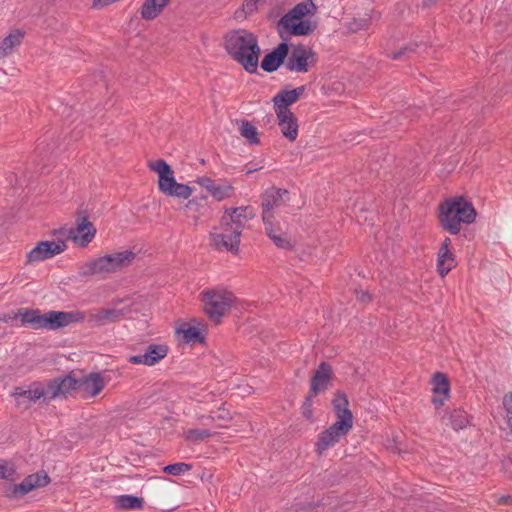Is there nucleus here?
<instances>
[{
	"mask_svg": "<svg viewBox=\"0 0 512 512\" xmlns=\"http://www.w3.org/2000/svg\"><path fill=\"white\" fill-rule=\"evenodd\" d=\"M240 232H236L230 225L223 223L210 233L211 245L217 250L237 252L240 244Z\"/></svg>",
	"mask_w": 512,
	"mask_h": 512,
	"instance_id": "6e6552de",
	"label": "nucleus"
},
{
	"mask_svg": "<svg viewBox=\"0 0 512 512\" xmlns=\"http://www.w3.org/2000/svg\"><path fill=\"white\" fill-rule=\"evenodd\" d=\"M289 201V192L287 190L270 188L265 192L262 202V219L268 237L273 243L282 249L289 248L290 241L282 233L280 227L275 223L274 210Z\"/></svg>",
	"mask_w": 512,
	"mask_h": 512,
	"instance_id": "7ed1b4c3",
	"label": "nucleus"
},
{
	"mask_svg": "<svg viewBox=\"0 0 512 512\" xmlns=\"http://www.w3.org/2000/svg\"><path fill=\"white\" fill-rule=\"evenodd\" d=\"M167 355V348L164 345H150L145 353L134 355L129 358V362L133 364H143L152 366L158 363Z\"/></svg>",
	"mask_w": 512,
	"mask_h": 512,
	"instance_id": "5701e85b",
	"label": "nucleus"
},
{
	"mask_svg": "<svg viewBox=\"0 0 512 512\" xmlns=\"http://www.w3.org/2000/svg\"><path fill=\"white\" fill-rule=\"evenodd\" d=\"M211 418L218 422L227 421L230 419V413L226 409H219Z\"/></svg>",
	"mask_w": 512,
	"mask_h": 512,
	"instance_id": "37998d69",
	"label": "nucleus"
},
{
	"mask_svg": "<svg viewBox=\"0 0 512 512\" xmlns=\"http://www.w3.org/2000/svg\"><path fill=\"white\" fill-rule=\"evenodd\" d=\"M278 26L282 37L284 33L295 36L307 35L313 29L309 20H303L301 18L296 20V18L288 14H285L280 19Z\"/></svg>",
	"mask_w": 512,
	"mask_h": 512,
	"instance_id": "a211bd4d",
	"label": "nucleus"
},
{
	"mask_svg": "<svg viewBox=\"0 0 512 512\" xmlns=\"http://www.w3.org/2000/svg\"><path fill=\"white\" fill-rule=\"evenodd\" d=\"M95 234V226L86 218H84L80 223L77 224L75 229L70 231V238L76 245L85 247L93 240Z\"/></svg>",
	"mask_w": 512,
	"mask_h": 512,
	"instance_id": "4be33fe9",
	"label": "nucleus"
},
{
	"mask_svg": "<svg viewBox=\"0 0 512 512\" xmlns=\"http://www.w3.org/2000/svg\"><path fill=\"white\" fill-rule=\"evenodd\" d=\"M186 439L189 441H201L212 435L208 429H189L185 432Z\"/></svg>",
	"mask_w": 512,
	"mask_h": 512,
	"instance_id": "e433bc0d",
	"label": "nucleus"
},
{
	"mask_svg": "<svg viewBox=\"0 0 512 512\" xmlns=\"http://www.w3.org/2000/svg\"><path fill=\"white\" fill-rule=\"evenodd\" d=\"M450 424L454 430L465 428L470 423L469 416L461 409H455L450 413Z\"/></svg>",
	"mask_w": 512,
	"mask_h": 512,
	"instance_id": "c756f323",
	"label": "nucleus"
},
{
	"mask_svg": "<svg viewBox=\"0 0 512 512\" xmlns=\"http://www.w3.org/2000/svg\"><path fill=\"white\" fill-rule=\"evenodd\" d=\"M331 377V366L326 362H322L311 379V394L316 395L325 390L328 387Z\"/></svg>",
	"mask_w": 512,
	"mask_h": 512,
	"instance_id": "393cba45",
	"label": "nucleus"
},
{
	"mask_svg": "<svg viewBox=\"0 0 512 512\" xmlns=\"http://www.w3.org/2000/svg\"><path fill=\"white\" fill-rule=\"evenodd\" d=\"M255 215L253 209L249 206L238 207L232 210H226L223 218L225 225H230L236 232L242 233L245 223Z\"/></svg>",
	"mask_w": 512,
	"mask_h": 512,
	"instance_id": "6ab92c4d",
	"label": "nucleus"
},
{
	"mask_svg": "<svg viewBox=\"0 0 512 512\" xmlns=\"http://www.w3.org/2000/svg\"><path fill=\"white\" fill-rule=\"evenodd\" d=\"M18 407L27 409L39 399L48 400L47 387L40 382H33L28 387H16L12 392Z\"/></svg>",
	"mask_w": 512,
	"mask_h": 512,
	"instance_id": "1a4fd4ad",
	"label": "nucleus"
},
{
	"mask_svg": "<svg viewBox=\"0 0 512 512\" xmlns=\"http://www.w3.org/2000/svg\"><path fill=\"white\" fill-rule=\"evenodd\" d=\"M24 38V33L21 30L11 31L0 42V59L12 53L13 49L19 46Z\"/></svg>",
	"mask_w": 512,
	"mask_h": 512,
	"instance_id": "bb28decb",
	"label": "nucleus"
},
{
	"mask_svg": "<svg viewBox=\"0 0 512 512\" xmlns=\"http://www.w3.org/2000/svg\"><path fill=\"white\" fill-rule=\"evenodd\" d=\"M450 246H451V239L446 237L444 239V241L442 242L439 251H451Z\"/></svg>",
	"mask_w": 512,
	"mask_h": 512,
	"instance_id": "de8ad7c7",
	"label": "nucleus"
},
{
	"mask_svg": "<svg viewBox=\"0 0 512 512\" xmlns=\"http://www.w3.org/2000/svg\"><path fill=\"white\" fill-rule=\"evenodd\" d=\"M85 319L82 312L49 311L45 313L44 328L55 330Z\"/></svg>",
	"mask_w": 512,
	"mask_h": 512,
	"instance_id": "dca6fc26",
	"label": "nucleus"
},
{
	"mask_svg": "<svg viewBox=\"0 0 512 512\" xmlns=\"http://www.w3.org/2000/svg\"><path fill=\"white\" fill-rule=\"evenodd\" d=\"M370 25V19L368 17L363 18H355L348 24V28L352 32H358L360 30H365Z\"/></svg>",
	"mask_w": 512,
	"mask_h": 512,
	"instance_id": "4c0bfd02",
	"label": "nucleus"
},
{
	"mask_svg": "<svg viewBox=\"0 0 512 512\" xmlns=\"http://www.w3.org/2000/svg\"><path fill=\"white\" fill-rule=\"evenodd\" d=\"M258 0H245L243 10L245 13L251 14L257 9Z\"/></svg>",
	"mask_w": 512,
	"mask_h": 512,
	"instance_id": "a18cd8bd",
	"label": "nucleus"
},
{
	"mask_svg": "<svg viewBox=\"0 0 512 512\" xmlns=\"http://www.w3.org/2000/svg\"><path fill=\"white\" fill-rule=\"evenodd\" d=\"M312 59L313 53L311 50L304 47H297L289 54L285 66L289 71L305 73L309 70Z\"/></svg>",
	"mask_w": 512,
	"mask_h": 512,
	"instance_id": "f3484780",
	"label": "nucleus"
},
{
	"mask_svg": "<svg viewBox=\"0 0 512 512\" xmlns=\"http://www.w3.org/2000/svg\"><path fill=\"white\" fill-rule=\"evenodd\" d=\"M209 194L217 201H222L234 195V187L228 181H216Z\"/></svg>",
	"mask_w": 512,
	"mask_h": 512,
	"instance_id": "cd10ccee",
	"label": "nucleus"
},
{
	"mask_svg": "<svg viewBox=\"0 0 512 512\" xmlns=\"http://www.w3.org/2000/svg\"><path fill=\"white\" fill-rule=\"evenodd\" d=\"M197 184H199L201 187L206 189L208 192L213 188V185L215 184L216 180L211 179L207 176L198 177L195 181Z\"/></svg>",
	"mask_w": 512,
	"mask_h": 512,
	"instance_id": "79ce46f5",
	"label": "nucleus"
},
{
	"mask_svg": "<svg viewBox=\"0 0 512 512\" xmlns=\"http://www.w3.org/2000/svg\"><path fill=\"white\" fill-rule=\"evenodd\" d=\"M348 400L345 395L338 393L333 399V406L337 420L328 429L320 433L316 444L318 454L324 453L329 447L334 446L347 435L353 427V415L348 408Z\"/></svg>",
	"mask_w": 512,
	"mask_h": 512,
	"instance_id": "f03ea898",
	"label": "nucleus"
},
{
	"mask_svg": "<svg viewBox=\"0 0 512 512\" xmlns=\"http://www.w3.org/2000/svg\"><path fill=\"white\" fill-rule=\"evenodd\" d=\"M256 170H257V168H254V169H248V170L246 171V173H247V174H250V173H252V172H254V171H256Z\"/></svg>",
	"mask_w": 512,
	"mask_h": 512,
	"instance_id": "603ef678",
	"label": "nucleus"
},
{
	"mask_svg": "<svg viewBox=\"0 0 512 512\" xmlns=\"http://www.w3.org/2000/svg\"><path fill=\"white\" fill-rule=\"evenodd\" d=\"M109 377L101 373H90L79 378L78 391L84 399L99 395L109 382Z\"/></svg>",
	"mask_w": 512,
	"mask_h": 512,
	"instance_id": "4468645a",
	"label": "nucleus"
},
{
	"mask_svg": "<svg viewBox=\"0 0 512 512\" xmlns=\"http://www.w3.org/2000/svg\"><path fill=\"white\" fill-rule=\"evenodd\" d=\"M170 0H145L141 7V17L144 20L156 19L168 5Z\"/></svg>",
	"mask_w": 512,
	"mask_h": 512,
	"instance_id": "a878e982",
	"label": "nucleus"
},
{
	"mask_svg": "<svg viewBox=\"0 0 512 512\" xmlns=\"http://www.w3.org/2000/svg\"><path fill=\"white\" fill-rule=\"evenodd\" d=\"M305 86H300L292 90H282L278 92L272 99L275 112L291 111L289 106L297 102L303 95Z\"/></svg>",
	"mask_w": 512,
	"mask_h": 512,
	"instance_id": "412c9836",
	"label": "nucleus"
},
{
	"mask_svg": "<svg viewBox=\"0 0 512 512\" xmlns=\"http://www.w3.org/2000/svg\"><path fill=\"white\" fill-rule=\"evenodd\" d=\"M475 218L474 207L462 197L448 199L440 205V223L451 234L459 233L461 224H471Z\"/></svg>",
	"mask_w": 512,
	"mask_h": 512,
	"instance_id": "20e7f679",
	"label": "nucleus"
},
{
	"mask_svg": "<svg viewBox=\"0 0 512 512\" xmlns=\"http://www.w3.org/2000/svg\"><path fill=\"white\" fill-rule=\"evenodd\" d=\"M445 399H447V397L435 394L433 397V403L436 407H440L444 404Z\"/></svg>",
	"mask_w": 512,
	"mask_h": 512,
	"instance_id": "49530a36",
	"label": "nucleus"
},
{
	"mask_svg": "<svg viewBox=\"0 0 512 512\" xmlns=\"http://www.w3.org/2000/svg\"><path fill=\"white\" fill-rule=\"evenodd\" d=\"M288 44L280 43L272 52L265 55L261 62V68L266 72H274L288 56Z\"/></svg>",
	"mask_w": 512,
	"mask_h": 512,
	"instance_id": "b1692460",
	"label": "nucleus"
},
{
	"mask_svg": "<svg viewBox=\"0 0 512 512\" xmlns=\"http://www.w3.org/2000/svg\"><path fill=\"white\" fill-rule=\"evenodd\" d=\"M2 320L5 323H16L17 326H29L33 329H44L45 314H41L39 310L21 308L16 312L3 315Z\"/></svg>",
	"mask_w": 512,
	"mask_h": 512,
	"instance_id": "9b49d317",
	"label": "nucleus"
},
{
	"mask_svg": "<svg viewBox=\"0 0 512 512\" xmlns=\"http://www.w3.org/2000/svg\"><path fill=\"white\" fill-rule=\"evenodd\" d=\"M233 300V294L225 289L208 290L202 293L204 311L214 321H219L230 309Z\"/></svg>",
	"mask_w": 512,
	"mask_h": 512,
	"instance_id": "0eeeda50",
	"label": "nucleus"
},
{
	"mask_svg": "<svg viewBox=\"0 0 512 512\" xmlns=\"http://www.w3.org/2000/svg\"><path fill=\"white\" fill-rule=\"evenodd\" d=\"M15 470L13 466L7 462H0V478L3 479H13V475Z\"/></svg>",
	"mask_w": 512,
	"mask_h": 512,
	"instance_id": "ea45409f",
	"label": "nucleus"
},
{
	"mask_svg": "<svg viewBox=\"0 0 512 512\" xmlns=\"http://www.w3.org/2000/svg\"><path fill=\"white\" fill-rule=\"evenodd\" d=\"M275 113L282 135L291 142L295 141L298 137V122L295 115L291 111L279 110Z\"/></svg>",
	"mask_w": 512,
	"mask_h": 512,
	"instance_id": "aec40b11",
	"label": "nucleus"
},
{
	"mask_svg": "<svg viewBox=\"0 0 512 512\" xmlns=\"http://www.w3.org/2000/svg\"><path fill=\"white\" fill-rule=\"evenodd\" d=\"M433 392L436 395L448 397L449 395V384L447 378L441 374L436 373L433 377Z\"/></svg>",
	"mask_w": 512,
	"mask_h": 512,
	"instance_id": "2f4dec72",
	"label": "nucleus"
},
{
	"mask_svg": "<svg viewBox=\"0 0 512 512\" xmlns=\"http://www.w3.org/2000/svg\"><path fill=\"white\" fill-rule=\"evenodd\" d=\"M456 261L451 251H439L437 259V268L439 274L444 277L447 275L453 267H455Z\"/></svg>",
	"mask_w": 512,
	"mask_h": 512,
	"instance_id": "c85d7f7f",
	"label": "nucleus"
},
{
	"mask_svg": "<svg viewBox=\"0 0 512 512\" xmlns=\"http://www.w3.org/2000/svg\"><path fill=\"white\" fill-rule=\"evenodd\" d=\"M302 413L307 418L310 419L312 417V402L311 396H308L305 402L302 405Z\"/></svg>",
	"mask_w": 512,
	"mask_h": 512,
	"instance_id": "c03bdc74",
	"label": "nucleus"
},
{
	"mask_svg": "<svg viewBox=\"0 0 512 512\" xmlns=\"http://www.w3.org/2000/svg\"><path fill=\"white\" fill-rule=\"evenodd\" d=\"M130 316V309L124 307L100 308L91 310L88 313V322L95 326H103L112 322L119 321L124 317Z\"/></svg>",
	"mask_w": 512,
	"mask_h": 512,
	"instance_id": "ddd939ff",
	"label": "nucleus"
},
{
	"mask_svg": "<svg viewBox=\"0 0 512 512\" xmlns=\"http://www.w3.org/2000/svg\"><path fill=\"white\" fill-rule=\"evenodd\" d=\"M204 203L205 198L192 199L186 204L185 209L188 212H198L200 210V207H202Z\"/></svg>",
	"mask_w": 512,
	"mask_h": 512,
	"instance_id": "a19ab883",
	"label": "nucleus"
},
{
	"mask_svg": "<svg viewBox=\"0 0 512 512\" xmlns=\"http://www.w3.org/2000/svg\"><path fill=\"white\" fill-rule=\"evenodd\" d=\"M498 503L503 504V505H510V504H512V497L511 496H502L499 498Z\"/></svg>",
	"mask_w": 512,
	"mask_h": 512,
	"instance_id": "09e8293b",
	"label": "nucleus"
},
{
	"mask_svg": "<svg viewBox=\"0 0 512 512\" xmlns=\"http://www.w3.org/2000/svg\"><path fill=\"white\" fill-rule=\"evenodd\" d=\"M78 384L79 378H76L73 374L50 380L46 385L48 400L67 397L73 391H78Z\"/></svg>",
	"mask_w": 512,
	"mask_h": 512,
	"instance_id": "2eb2a0df",
	"label": "nucleus"
},
{
	"mask_svg": "<svg viewBox=\"0 0 512 512\" xmlns=\"http://www.w3.org/2000/svg\"><path fill=\"white\" fill-rule=\"evenodd\" d=\"M135 258V254L130 250L119 251L106 254L102 257L86 262L80 273L83 276L97 275L106 278L111 274L117 273L128 267Z\"/></svg>",
	"mask_w": 512,
	"mask_h": 512,
	"instance_id": "39448f33",
	"label": "nucleus"
},
{
	"mask_svg": "<svg viewBox=\"0 0 512 512\" xmlns=\"http://www.w3.org/2000/svg\"><path fill=\"white\" fill-rule=\"evenodd\" d=\"M2 318H3V316L0 318V322H1V321H2V322H4V321L2 320Z\"/></svg>",
	"mask_w": 512,
	"mask_h": 512,
	"instance_id": "864d4df0",
	"label": "nucleus"
},
{
	"mask_svg": "<svg viewBox=\"0 0 512 512\" xmlns=\"http://www.w3.org/2000/svg\"><path fill=\"white\" fill-rule=\"evenodd\" d=\"M178 332L183 335V338L187 342H191V341L200 339V330L194 326L184 324L181 326V328L178 330Z\"/></svg>",
	"mask_w": 512,
	"mask_h": 512,
	"instance_id": "c9c22d12",
	"label": "nucleus"
},
{
	"mask_svg": "<svg viewBox=\"0 0 512 512\" xmlns=\"http://www.w3.org/2000/svg\"><path fill=\"white\" fill-rule=\"evenodd\" d=\"M149 167L157 173L159 190L165 195L182 199H188L192 195L193 188L176 182L174 172L166 161L158 159L150 162Z\"/></svg>",
	"mask_w": 512,
	"mask_h": 512,
	"instance_id": "423d86ee",
	"label": "nucleus"
},
{
	"mask_svg": "<svg viewBox=\"0 0 512 512\" xmlns=\"http://www.w3.org/2000/svg\"><path fill=\"white\" fill-rule=\"evenodd\" d=\"M503 406L507 413L508 426H512V392L507 393L503 397Z\"/></svg>",
	"mask_w": 512,
	"mask_h": 512,
	"instance_id": "58836bf2",
	"label": "nucleus"
},
{
	"mask_svg": "<svg viewBox=\"0 0 512 512\" xmlns=\"http://www.w3.org/2000/svg\"><path fill=\"white\" fill-rule=\"evenodd\" d=\"M119 506L125 509H137L142 507L143 500L141 498L125 495L120 497Z\"/></svg>",
	"mask_w": 512,
	"mask_h": 512,
	"instance_id": "f704fd0d",
	"label": "nucleus"
},
{
	"mask_svg": "<svg viewBox=\"0 0 512 512\" xmlns=\"http://www.w3.org/2000/svg\"><path fill=\"white\" fill-rule=\"evenodd\" d=\"M227 52L249 73L256 71L259 63L260 47L257 37L250 31L239 29L225 36Z\"/></svg>",
	"mask_w": 512,
	"mask_h": 512,
	"instance_id": "f257e3e1",
	"label": "nucleus"
},
{
	"mask_svg": "<svg viewBox=\"0 0 512 512\" xmlns=\"http://www.w3.org/2000/svg\"><path fill=\"white\" fill-rule=\"evenodd\" d=\"M357 297L361 300V301H365L366 299L369 298L368 294L366 292H361V293H358L357 294Z\"/></svg>",
	"mask_w": 512,
	"mask_h": 512,
	"instance_id": "8fccbe9b",
	"label": "nucleus"
},
{
	"mask_svg": "<svg viewBox=\"0 0 512 512\" xmlns=\"http://www.w3.org/2000/svg\"><path fill=\"white\" fill-rule=\"evenodd\" d=\"M49 483L46 473H35L27 476L20 484L9 485L4 489V495L10 499H18L30 491L44 487Z\"/></svg>",
	"mask_w": 512,
	"mask_h": 512,
	"instance_id": "9d476101",
	"label": "nucleus"
},
{
	"mask_svg": "<svg viewBox=\"0 0 512 512\" xmlns=\"http://www.w3.org/2000/svg\"><path fill=\"white\" fill-rule=\"evenodd\" d=\"M66 249L64 241H42L39 242L28 254L27 264H34L50 259Z\"/></svg>",
	"mask_w": 512,
	"mask_h": 512,
	"instance_id": "f8f14e48",
	"label": "nucleus"
},
{
	"mask_svg": "<svg viewBox=\"0 0 512 512\" xmlns=\"http://www.w3.org/2000/svg\"><path fill=\"white\" fill-rule=\"evenodd\" d=\"M310 7L315 8L312 2H301L297 4L293 9H291L287 14L296 18V20H299L300 18L303 19L304 16L311 13Z\"/></svg>",
	"mask_w": 512,
	"mask_h": 512,
	"instance_id": "473e14b6",
	"label": "nucleus"
},
{
	"mask_svg": "<svg viewBox=\"0 0 512 512\" xmlns=\"http://www.w3.org/2000/svg\"><path fill=\"white\" fill-rule=\"evenodd\" d=\"M191 469L192 465L184 462H179L165 466L163 471L167 474L178 476L190 471Z\"/></svg>",
	"mask_w": 512,
	"mask_h": 512,
	"instance_id": "72a5a7b5",
	"label": "nucleus"
},
{
	"mask_svg": "<svg viewBox=\"0 0 512 512\" xmlns=\"http://www.w3.org/2000/svg\"><path fill=\"white\" fill-rule=\"evenodd\" d=\"M240 134L244 137L250 144H258V130L248 121H242L240 125Z\"/></svg>",
	"mask_w": 512,
	"mask_h": 512,
	"instance_id": "7c9ffc66",
	"label": "nucleus"
},
{
	"mask_svg": "<svg viewBox=\"0 0 512 512\" xmlns=\"http://www.w3.org/2000/svg\"><path fill=\"white\" fill-rule=\"evenodd\" d=\"M402 54H403V51L400 50L399 52H396V53L392 54L391 57L393 59H399Z\"/></svg>",
	"mask_w": 512,
	"mask_h": 512,
	"instance_id": "3c124183",
	"label": "nucleus"
}]
</instances>
